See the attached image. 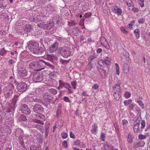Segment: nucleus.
<instances>
[{"label": "nucleus", "mask_w": 150, "mask_h": 150, "mask_svg": "<svg viewBox=\"0 0 150 150\" xmlns=\"http://www.w3.org/2000/svg\"><path fill=\"white\" fill-rule=\"evenodd\" d=\"M133 136L132 134L130 133L128 134L127 137V141L130 143H131L133 142Z\"/></svg>", "instance_id": "33"}, {"label": "nucleus", "mask_w": 150, "mask_h": 150, "mask_svg": "<svg viewBox=\"0 0 150 150\" xmlns=\"http://www.w3.org/2000/svg\"><path fill=\"white\" fill-rule=\"evenodd\" d=\"M38 26L41 28H42L44 29L47 30H49L52 27V25L51 23H48L46 24H43V23H40L38 24Z\"/></svg>", "instance_id": "14"}, {"label": "nucleus", "mask_w": 150, "mask_h": 150, "mask_svg": "<svg viewBox=\"0 0 150 150\" xmlns=\"http://www.w3.org/2000/svg\"><path fill=\"white\" fill-rule=\"evenodd\" d=\"M32 26L30 24L26 25L24 27V31L26 33L30 32L32 29Z\"/></svg>", "instance_id": "24"}, {"label": "nucleus", "mask_w": 150, "mask_h": 150, "mask_svg": "<svg viewBox=\"0 0 150 150\" xmlns=\"http://www.w3.org/2000/svg\"><path fill=\"white\" fill-rule=\"evenodd\" d=\"M63 99L66 102H69L70 103L71 102V101L69 100V98L68 97L66 96L64 97Z\"/></svg>", "instance_id": "61"}, {"label": "nucleus", "mask_w": 150, "mask_h": 150, "mask_svg": "<svg viewBox=\"0 0 150 150\" xmlns=\"http://www.w3.org/2000/svg\"><path fill=\"white\" fill-rule=\"evenodd\" d=\"M37 140L39 143L42 144L43 140L42 137L40 135L37 138Z\"/></svg>", "instance_id": "47"}, {"label": "nucleus", "mask_w": 150, "mask_h": 150, "mask_svg": "<svg viewBox=\"0 0 150 150\" xmlns=\"http://www.w3.org/2000/svg\"><path fill=\"white\" fill-rule=\"evenodd\" d=\"M138 120V119H137L136 121L137 122V123L134 125L133 127L134 131L135 133H141L143 131V130L141 128L140 129L139 128L140 122L139 121L138 122H137V121Z\"/></svg>", "instance_id": "13"}, {"label": "nucleus", "mask_w": 150, "mask_h": 150, "mask_svg": "<svg viewBox=\"0 0 150 150\" xmlns=\"http://www.w3.org/2000/svg\"><path fill=\"white\" fill-rule=\"evenodd\" d=\"M63 146L65 148H67V147L68 145L67 144V142L66 141H64L62 143Z\"/></svg>", "instance_id": "62"}, {"label": "nucleus", "mask_w": 150, "mask_h": 150, "mask_svg": "<svg viewBox=\"0 0 150 150\" xmlns=\"http://www.w3.org/2000/svg\"><path fill=\"white\" fill-rule=\"evenodd\" d=\"M99 71L100 72V74L102 76V78H105L107 75V73L106 71L104 69H100Z\"/></svg>", "instance_id": "31"}, {"label": "nucleus", "mask_w": 150, "mask_h": 150, "mask_svg": "<svg viewBox=\"0 0 150 150\" xmlns=\"http://www.w3.org/2000/svg\"><path fill=\"white\" fill-rule=\"evenodd\" d=\"M60 53L61 55L65 58H67L71 54L70 49L67 46L61 47L60 49Z\"/></svg>", "instance_id": "3"}, {"label": "nucleus", "mask_w": 150, "mask_h": 150, "mask_svg": "<svg viewBox=\"0 0 150 150\" xmlns=\"http://www.w3.org/2000/svg\"><path fill=\"white\" fill-rule=\"evenodd\" d=\"M15 136L18 138V140L21 146L25 149L26 148L25 146L23 138L24 137L23 131L21 129H18L15 132Z\"/></svg>", "instance_id": "1"}, {"label": "nucleus", "mask_w": 150, "mask_h": 150, "mask_svg": "<svg viewBox=\"0 0 150 150\" xmlns=\"http://www.w3.org/2000/svg\"><path fill=\"white\" fill-rule=\"evenodd\" d=\"M74 144L76 146H80V145L82 146L81 144H83V142H81L79 140H76L74 142Z\"/></svg>", "instance_id": "44"}, {"label": "nucleus", "mask_w": 150, "mask_h": 150, "mask_svg": "<svg viewBox=\"0 0 150 150\" xmlns=\"http://www.w3.org/2000/svg\"><path fill=\"white\" fill-rule=\"evenodd\" d=\"M36 123L34 124L33 125V126L34 127H35L37 129H40L41 127V125L40 124V123L41 124V122H42V121H41L39 120H36Z\"/></svg>", "instance_id": "28"}, {"label": "nucleus", "mask_w": 150, "mask_h": 150, "mask_svg": "<svg viewBox=\"0 0 150 150\" xmlns=\"http://www.w3.org/2000/svg\"><path fill=\"white\" fill-rule=\"evenodd\" d=\"M72 31L74 36H77L79 35L78 32H79V29L77 27H75L72 29Z\"/></svg>", "instance_id": "29"}, {"label": "nucleus", "mask_w": 150, "mask_h": 150, "mask_svg": "<svg viewBox=\"0 0 150 150\" xmlns=\"http://www.w3.org/2000/svg\"><path fill=\"white\" fill-rule=\"evenodd\" d=\"M43 97L49 103L51 102L53 99V96L47 92L44 93L43 95Z\"/></svg>", "instance_id": "12"}, {"label": "nucleus", "mask_w": 150, "mask_h": 150, "mask_svg": "<svg viewBox=\"0 0 150 150\" xmlns=\"http://www.w3.org/2000/svg\"><path fill=\"white\" fill-rule=\"evenodd\" d=\"M40 65H43V64H45V65L48 66L50 68L52 69H54V66H53L52 64H51L48 62L44 61L43 60H40Z\"/></svg>", "instance_id": "17"}, {"label": "nucleus", "mask_w": 150, "mask_h": 150, "mask_svg": "<svg viewBox=\"0 0 150 150\" xmlns=\"http://www.w3.org/2000/svg\"><path fill=\"white\" fill-rule=\"evenodd\" d=\"M92 65L91 63H89L86 67V71H91L92 69Z\"/></svg>", "instance_id": "37"}, {"label": "nucleus", "mask_w": 150, "mask_h": 150, "mask_svg": "<svg viewBox=\"0 0 150 150\" xmlns=\"http://www.w3.org/2000/svg\"><path fill=\"white\" fill-rule=\"evenodd\" d=\"M137 103H138L139 105L141 107L142 109H144V104L141 101H137Z\"/></svg>", "instance_id": "56"}, {"label": "nucleus", "mask_w": 150, "mask_h": 150, "mask_svg": "<svg viewBox=\"0 0 150 150\" xmlns=\"http://www.w3.org/2000/svg\"><path fill=\"white\" fill-rule=\"evenodd\" d=\"M17 68L18 73L21 76H26L27 74V71L24 66L23 62H19L17 65Z\"/></svg>", "instance_id": "2"}, {"label": "nucleus", "mask_w": 150, "mask_h": 150, "mask_svg": "<svg viewBox=\"0 0 150 150\" xmlns=\"http://www.w3.org/2000/svg\"><path fill=\"white\" fill-rule=\"evenodd\" d=\"M15 63L14 60L12 59H10L8 61V64L10 66H13V64Z\"/></svg>", "instance_id": "49"}, {"label": "nucleus", "mask_w": 150, "mask_h": 150, "mask_svg": "<svg viewBox=\"0 0 150 150\" xmlns=\"http://www.w3.org/2000/svg\"><path fill=\"white\" fill-rule=\"evenodd\" d=\"M19 109L22 113L26 115H29L30 113V110L28 108V106L25 104H21Z\"/></svg>", "instance_id": "8"}, {"label": "nucleus", "mask_w": 150, "mask_h": 150, "mask_svg": "<svg viewBox=\"0 0 150 150\" xmlns=\"http://www.w3.org/2000/svg\"><path fill=\"white\" fill-rule=\"evenodd\" d=\"M134 33L135 34L137 39H138L140 37V31L138 29L135 30L134 31Z\"/></svg>", "instance_id": "34"}, {"label": "nucleus", "mask_w": 150, "mask_h": 150, "mask_svg": "<svg viewBox=\"0 0 150 150\" xmlns=\"http://www.w3.org/2000/svg\"><path fill=\"white\" fill-rule=\"evenodd\" d=\"M59 83L60 86L62 88L63 87L66 88V87H67V86L68 85V83L64 82V81H62L61 80L59 81Z\"/></svg>", "instance_id": "32"}, {"label": "nucleus", "mask_w": 150, "mask_h": 150, "mask_svg": "<svg viewBox=\"0 0 150 150\" xmlns=\"http://www.w3.org/2000/svg\"><path fill=\"white\" fill-rule=\"evenodd\" d=\"M139 147L144 146L145 145V142L143 141H140L137 142Z\"/></svg>", "instance_id": "41"}, {"label": "nucleus", "mask_w": 150, "mask_h": 150, "mask_svg": "<svg viewBox=\"0 0 150 150\" xmlns=\"http://www.w3.org/2000/svg\"><path fill=\"white\" fill-rule=\"evenodd\" d=\"M123 70L125 73L127 74L129 71V69L128 65L125 64L123 66Z\"/></svg>", "instance_id": "30"}, {"label": "nucleus", "mask_w": 150, "mask_h": 150, "mask_svg": "<svg viewBox=\"0 0 150 150\" xmlns=\"http://www.w3.org/2000/svg\"><path fill=\"white\" fill-rule=\"evenodd\" d=\"M139 3L140 6L142 7L144 6V1L143 0H139Z\"/></svg>", "instance_id": "55"}, {"label": "nucleus", "mask_w": 150, "mask_h": 150, "mask_svg": "<svg viewBox=\"0 0 150 150\" xmlns=\"http://www.w3.org/2000/svg\"><path fill=\"white\" fill-rule=\"evenodd\" d=\"M17 88L18 91L24 92L25 91L27 88V85L24 82H21L17 84Z\"/></svg>", "instance_id": "7"}, {"label": "nucleus", "mask_w": 150, "mask_h": 150, "mask_svg": "<svg viewBox=\"0 0 150 150\" xmlns=\"http://www.w3.org/2000/svg\"><path fill=\"white\" fill-rule=\"evenodd\" d=\"M7 52L8 51L6 50L4 48H2L0 51V55L1 56H4Z\"/></svg>", "instance_id": "40"}, {"label": "nucleus", "mask_w": 150, "mask_h": 150, "mask_svg": "<svg viewBox=\"0 0 150 150\" xmlns=\"http://www.w3.org/2000/svg\"><path fill=\"white\" fill-rule=\"evenodd\" d=\"M127 5L129 7H130L131 6H133L134 5L133 3L130 1V2H127Z\"/></svg>", "instance_id": "63"}, {"label": "nucleus", "mask_w": 150, "mask_h": 150, "mask_svg": "<svg viewBox=\"0 0 150 150\" xmlns=\"http://www.w3.org/2000/svg\"><path fill=\"white\" fill-rule=\"evenodd\" d=\"M91 12L86 13L84 16V17H85V18H83V21L84 20L85 18H86L88 17H89L91 16Z\"/></svg>", "instance_id": "54"}, {"label": "nucleus", "mask_w": 150, "mask_h": 150, "mask_svg": "<svg viewBox=\"0 0 150 150\" xmlns=\"http://www.w3.org/2000/svg\"><path fill=\"white\" fill-rule=\"evenodd\" d=\"M13 88V85L11 84L6 86L4 89V90H6V91L5 92V97L6 98H11L13 93L12 89Z\"/></svg>", "instance_id": "6"}, {"label": "nucleus", "mask_w": 150, "mask_h": 150, "mask_svg": "<svg viewBox=\"0 0 150 150\" xmlns=\"http://www.w3.org/2000/svg\"><path fill=\"white\" fill-rule=\"evenodd\" d=\"M66 88L67 89L69 93H73V90L71 89V86H70L69 83H68V86H67V87H66Z\"/></svg>", "instance_id": "45"}, {"label": "nucleus", "mask_w": 150, "mask_h": 150, "mask_svg": "<svg viewBox=\"0 0 150 150\" xmlns=\"http://www.w3.org/2000/svg\"><path fill=\"white\" fill-rule=\"evenodd\" d=\"M121 31L124 34H126L128 33V31L126 30L123 27H122L120 28Z\"/></svg>", "instance_id": "48"}, {"label": "nucleus", "mask_w": 150, "mask_h": 150, "mask_svg": "<svg viewBox=\"0 0 150 150\" xmlns=\"http://www.w3.org/2000/svg\"><path fill=\"white\" fill-rule=\"evenodd\" d=\"M113 91L114 92H121V89L120 86L119 84H115L113 86Z\"/></svg>", "instance_id": "22"}, {"label": "nucleus", "mask_w": 150, "mask_h": 150, "mask_svg": "<svg viewBox=\"0 0 150 150\" xmlns=\"http://www.w3.org/2000/svg\"><path fill=\"white\" fill-rule=\"evenodd\" d=\"M113 96L116 100H118L121 97V92H113Z\"/></svg>", "instance_id": "27"}, {"label": "nucleus", "mask_w": 150, "mask_h": 150, "mask_svg": "<svg viewBox=\"0 0 150 150\" xmlns=\"http://www.w3.org/2000/svg\"><path fill=\"white\" fill-rule=\"evenodd\" d=\"M71 85L72 86L73 88L75 90L76 88V86L77 84V82L75 80L71 82Z\"/></svg>", "instance_id": "46"}, {"label": "nucleus", "mask_w": 150, "mask_h": 150, "mask_svg": "<svg viewBox=\"0 0 150 150\" xmlns=\"http://www.w3.org/2000/svg\"><path fill=\"white\" fill-rule=\"evenodd\" d=\"M98 63L99 65L102 67H103L105 65H109V63L101 59H99L98 61Z\"/></svg>", "instance_id": "25"}, {"label": "nucleus", "mask_w": 150, "mask_h": 150, "mask_svg": "<svg viewBox=\"0 0 150 150\" xmlns=\"http://www.w3.org/2000/svg\"><path fill=\"white\" fill-rule=\"evenodd\" d=\"M58 74V73L57 71H53L51 72L49 74L50 77H56Z\"/></svg>", "instance_id": "36"}, {"label": "nucleus", "mask_w": 150, "mask_h": 150, "mask_svg": "<svg viewBox=\"0 0 150 150\" xmlns=\"http://www.w3.org/2000/svg\"><path fill=\"white\" fill-rule=\"evenodd\" d=\"M132 102V100L131 99L125 100L124 101V103L125 106L129 105Z\"/></svg>", "instance_id": "39"}, {"label": "nucleus", "mask_w": 150, "mask_h": 150, "mask_svg": "<svg viewBox=\"0 0 150 150\" xmlns=\"http://www.w3.org/2000/svg\"><path fill=\"white\" fill-rule=\"evenodd\" d=\"M62 18L59 15H56L54 16L52 20L53 22H56L57 24L61 23L62 22Z\"/></svg>", "instance_id": "16"}, {"label": "nucleus", "mask_w": 150, "mask_h": 150, "mask_svg": "<svg viewBox=\"0 0 150 150\" xmlns=\"http://www.w3.org/2000/svg\"><path fill=\"white\" fill-rule=\"evenodd\" d=\"M100 42L102 45L104 46L107 49L106 47L107 46V45L108 44V42L105 37H101L100 40Z\"/></svg>", "instance_id": "18"}, {"label": "nucleus", "mask_w": 150, "mask_h": 150, "mask_svg": "<svg viewBox=\"0 0 150 150\" xmlns=\"http://www.w3.org/2000/svg\"><path fill=\"white\" fill-rule=\"evenodd\" d=\"M20 121H25L27 120L26 116L23 115H21L20 117Z\"/></svg>", "instance_id": "42"}, {"label": "nucleus", "mask_w": 150, "mask_h": 150, "mask_svg": "<svg viewBox=\"0 0 150 150\" xmlns=\"http://www.w3.org/2000/svg\"><path fill=\"white\" fill-rule=\"evenodd\" d=\"M112 11L114 13H117L118 15H120L122 13V10L117 6L113 7Z\"/></svg>", "instance_id": "19"}, {"label": "nucleus", "mask_w": 150, "mask_h": 150, "mask_svg": "<svg viewBox=\"0 0 150 150\" xmlns=\"http://www.w3.org/2000/svg\"><path fill=\"white\" fill-rule=\"evenodd\" d=\"M13 108L11 107L10 105H9L6 109V112L8 113L11 115L10 117L11 116V115L13 116Z\"/></svg>", "instance_id": "20"}, {"label": "nucleus", "mask_w": 150, "mask_h": 150, "mask_svg": "<svg viewBox=\"0 0 150 150\" xmlns=\"http://www.w3.org/2000/svg\"><path fill=\"white\" fill-rule=\"evenodd\" d=\"M101 140L103 141H104L105 140V134L102 133L101 134Z\"/></svg>", "instance_id": "53"}, {"label": "nucleus", "mask_w": 150, "mask_h": 150, "mask_svg": "<svg viewBox=\"0 0 150 150\" xmlns=\"http://www.w3.org/2000/svg\"><path fill=\"white\" fill-rule=\"evenodd\" d=\"M92 129L91 130V133L93 134H96L97 133V129L98 127L96 125V124L94 123L92 126Z\"/></svg>", "instance_id": "26"}, {"label": "nucleus", "mask_w": 150, "mask_h": 150, "mask_svg": "<svg viewBox=\"0 0 150 150\" xmlns=\"http://www.w3.org/2000/svg\"><path fill=\"white\" fill-rule=\"evenodd\" d=\"M62 137L63 139L66 138L67 136V134L66 132H62L61 134Z\"/></svg>", "instance_id": "59"}, {"label": "nucleus", "mask_w": 150, "mask_h": 150, "mask_svg": "<svg viewBox=\"0 0 150 150\" xmlns=\"http://www.w3.org/2000/svg\"><path fill=\"white\" fill-rule=\"evenodd\" d=\"M48 91L52 95H54L57 93V91L55 89L51 88L49 89Z\"/></svg>", "instance_id": "35"}, {"label": "nucleus", "mask_w": 150, "mask_h": 150, "mask_svg": "<svg viewBox=\"0 0 150 150\" xmlns=\"http://www.w3.org/2000/svg\"><path fill=\"white\" fill-rule=\"evenodd\" d=\"M58 41H57L55 42L52 45L50 46L49 47L48 51L50 53H52L57 51L58 50Z\"/></svg>", "instance_id": "10"}, {"label": "nucleus", "mask_w": 150, "mask_h": 150, "mask_svg": "<svg viewBox=\"0 0 150 150\" xmlns=\"http://www.w3.org/2000/svg\"><path fill=\"white\" fill-rule=\"evenodd\" d=\"M141 126H142L141 127V129H144V128L145 127V121L144 120H142L141 121Z\"/></svg>", "instance_id": "51"}, {"label": "nucleus", "mask_w": 150, "mask_h": 150, "mask_svg": "<svg viewBox=\"0 0 150 150\" xmlns=\"http://www.w3.org/2000/svg\"><path fill=\"white\" fill-rule=\"evenodd\" d=\"M30 68L37 71H40L44 69L42 66L40 65L39 62H34L30 63L29 65Z\"/></svg>", "instance_id": "4"}, {"label": "nucleus", "mask_w": 150, "mask_h": 150, "mask_svg": "<svg viewBox=\"0 0 150 150\" xmlns=\"http://www.w3.org/2000/svg\"><path fill=\"white\" fill-rule=\"evenodd\" d=\"M104 148L106 150H113V146L110 144L106 143L104 146Z\"/></svg>", "instance_id": "23"}, {"label": "nucleus", "mask_w": 150, "mask_h": 150, "mask_svg": "<svg viewBox=\"0 0 150 150\" xmlns=\"http://www.w3.org/2000/svg\"><path fill=\"white\" fill-rule=\"evenodd\" d=\"M146 135H144L142 134H139L138 136L139 139L140 140L146 139Z\"/></svg>", "instance_id": "52"}, {"label": "nucleus", "mask_w": 150, "mask_h": 150, "mask_svg": "<svg viewBox=\"0 0 150 150\" xmlns=\"http://www.w3.org/2000/svg\"><path fill=\"white\" fill-rule=\"evenodd\" d=\"M125 97L126 98H128L130 96L131 94L128 91H126L125 93Z\"/></svg>", "instance_id": "57"}, {"label": "nucleus", "mask_w": 150, "mask_h": 150, "mask_svg": "<svg viewBox=\"0 0 150 150\" xmlns=\"http://www.w3.org/2000/svg\"><path fill=\"white\" fill-rule=\"evenodd\" d=\"M34 112L37 113H39L42 112L43 110V108L40 105L38 104L35 105L33 108Z\"/></svg>", "instance_id": "11"}, {"label": "nucleus", "mask_w": 150, "mask_h": 150, "mask_svg": "<svg viewBox=\"0 0 150 150\" xmlns=\"http://www.w3.org/2000/svg\"><path fill=\"white\" fill-rule=\"evenodd\" d=\"M77 24V23H75L74 21L71 22H68V25L69 26H71L72 25H75Z\"/></svg>", "instance_id": "50"}, {"label": "nucleus", "mask_w": 150, "mask_h": 150, "mask_svg": "<svg viewBox=\"0 0 150 150\" xmlns=\"http://www.w3.org/2000/svg\"><path fill=\"white\" fill-rule=\"evenodd\" d=\"M33 102H36L37 103H41L42 104H43L44 105L46 106L47 107V103H44L41 100L36 98V97H34L33 98Z\"/></svg>", "instance_id": "21"}, {"label": "nucleus", "mask_w": 150, "mask_h": 150, "mask_svg": "<svg viewBox=\"0 0 150 150\" xmlns=\"http://www.w3.org/2000/svg\"><path fill=\"white\" fill-rule=\"evenodd\" d=\"M44 52L43 47H38V48L33 52V53L36 54L40 55Z\"/></svg>", "instance_id": "15"}, {"label": "nucleus", "mask_w": 150, "mask_h": 150, "mask_svg": "<svg viewBox=\"0 0 150 150\" xmlns=\"http://www.w3.org/2000/svg\"><path fill=\"white\" fill-rule=\"evenodd\" d=\"M110 60H111L110 58L108 57H106L105 58V61H106V62H107V63H109V64H110Z\"/></svg>", "instance_id": "64"}, {"label": "nucleus", "mask_w": 150, "mask_h": 150, "mask_svg": "<svg viewBox=\"0 0 150 150\" xmlns=\"http://www.w3.org/2000/svg\"><path fill=\"white\" fill-rule=\"evenodd\" d=\"M115 65L116 66V74L119 75L120 73H119V70L120 68L118 64L117 63H116L115 64Z\"/></svg>", "instance_id": "43"}, {"label": "nucleus", "mask_w": 150, "mask_h": 150, "mask_svg": "<svg viewBox=\"0 0 150 150\" xmlns=\"http://www.w3.org/2000/svg\"><path fill=\"white\" fill-rule=\"evenodd\" d=\"M61 63L64 65L67 64L69 62V60H65L64 59H61L60 60Z\"/></svg>", "instance_id": "58"}, {"label": "nucleus", "mask_w": 150, "mask_h": 150, "mask_svg": "<svg viewBox=\"0 0 150 150\" xmlns=\"http://www.w3.org/2000/svg\"><path fill=\"white\" fill-rule=\"evenodd\" d=\"M39 43L35 42H31L28 45V47L33 53L38 48Z\"/></svg>", "instance_id": "9"}, {"label": "nucleus", "mask_w": 150, "mask_h": 150, "mask_svg": "<svg viewBox=\"0 0 150 150\" xmlns=\"http://www.w3.org/2000/svg\"><path fill=\"white\" fill-rule=\"evenodd\" d=\"M30 150H37V147L35 146V142H33V144L30 145Z\"/></svg>", "instance_id": "38"}, {"label": "nucleus", "mask_w": 150, "mask_h": 150, "mask_svg": "<svg viewBox=\"0 0 150 150\" xmlns=\"http://www.w3.org/2000/svg\"><path fill=\"white\" fill-rule=\"evenodd\" d=\"M134 107V105L133 104L130 103L129 105L128 106L129 109L130 110H131L133 109V108Z\"/></svg>", "instance_id": "60"}, {"label": "nucleus", "mask_w": 150, "mask_h": 150, "mask_svg": "<svg viewBox=\"0 0 150 150\" xmlns=\"http://www.w3.org/2000/svg\"><path fill=\"white\" fill-rule=\"evenodd\" d=\"M43 78V74L42 73L37 72L33 74L32 79L35 82H41Z\"/></svg>", "instance_id": "5"}]
</instances>
